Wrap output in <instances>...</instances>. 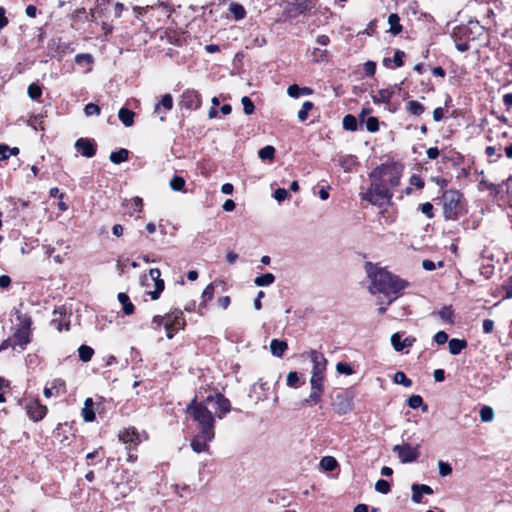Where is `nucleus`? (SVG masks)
Segmentation results:
<instances>
[{
  "mask_svg": "<svg viewBox=\"0 0 512 512\" xmlns=\"http://www.w3.org/2000/svg\"><path fill=\"white\" fill-rule=\"evenodd\" d=\"M486 28L477 20H469L466 24H461L453 28L451 37L455 47L460 52H466L470 49L469 43L479 40L484 36Z\"/></svg>",
  "mask_w": 512,
  "mask_h": 512,
  "instance_id": "20e7f679",
  "label": "nucleus"
},
{
  "mask_svg": "<svg viewBox=\"0 0 512 512\" xmlns=\"http://www.w3.org/2000/svg\"><path fill=\"white\" fill-rule=\"evenodd\" d=\"M479 414L482 422H491L494 419V411L490 406H482Z\"/></svg>",
  "mask_w": 512,
  "mask_h": 512,
  "instance_id": "09e8293b",
  "label": "nucleus"
},
{
  "mask_svg": "<svg viewBox=\"0 0 512 512\" xmlns=\"http://www.w3.org/2000/svg\"><path fill=\"white\" fill-rule=\"evenodd\" d=\"M314 109V103L312 101H305L302 104L301 109L298 111L297 117L300 122H305L308 119L309 111Z\"/></svg>",
  "mask_w": 512,
  "mask_h": 512,
  "instance_id": "c03bdc74",
  "label": "nucleus"
},
{
  "mask_svg": "<svg viewBox=\"0 0 512 512\" xmlns=\"http://www.w3.org/2000/svg\"><path fill=\"white\" fill-rule=\"evenodd\" d=\"M47 49L51 57H58L59 59L72 52L70 43L63 42L60 37L51 39L47 44Z\"/></svg>",
  "mask_w": 512,
  "mask_h": 512,
  "instance_id": "4468645a",
  "label": "nucleus"
},
{
  "mask_svg": "<svg viewBox=\"0 0 512 512\" xmlns=\"http://www.w3.org/2000/svg\"><path fill=\"white\" fill-rule=\"evenodd\" d=\"M287 94L291 98H299L301 95L313 94V89L310 87H299L297 84H292L287 89Z\"/></svg>",
  "mask_w": 512,
  "mask_h": 512,
  "instance_id": "c756f323",
  "label": "nucleus"
},
{
  "mask_svg": "<svg viewBox=\"0 0 512 512\" xmlns=\"http://www.w3.org/2000/svg\"><path fill=\"white\" fill-rule=\"evenodd\" d=\"M170 187L174 191H182L185 187L184 178L178 175H174L170 180Z\"/></svg>",
  "mask_w": 512,
  "mask_h": 512,
  "instance_id": "864d4df0",
  "label": "nucleus"
},
{
  "mask_svg": "<svg viewBox=\"0 0 512 512\" xmlns=\"http://www.w3.org/2000/svg\"><path fill=\"white\" fill-rule=\"evenodd\" d=\"M415 342L416 338L413 336H408L403 340L401 339V335L399 333H394L391 336V344L397 352L403 351L405 348L412 347Z\"/></svg>",
  "mask_w": 512,
  "mask_h": 512,
  "instance_id": "412c9836",
  "label": "nucleus"
},
{
  "mask_svg": "<svg viewBox=\"0 0 512 512\" xmlns=\"http://www.w3.org/2000/svg\"><path fill=\"white\" fill-rule=\"evenodd\" d=\"M74 422L59 423L53 431L54 437L59 440L60 443H65L69 440L70 436L75 434Z\"/></svg>",
  "mask_w": 512,
  "mask_h": 512,
  "instance_id": "a211bd4d",
  "label": "nucleus"
},
{
  "mask_svg": "<svg viewBox=\"0 0 512 512\" xmlns=\"http://www.w3.org/2000/svg\"><path fill=\"white\" fill-rule=\"evenodd\" d=\"M24 303L20 302L17 307H13L11 315L16 318V326L13 328L14 338L18 344L29 345L33 340V319L29 312L23 311Z\"/></svg>",
  "mask_w": 512,
  "mask_h": 512,
  "instance_id": "0eeeda50",
  "label": "nucleus"
},
{
  "mask_svg": "<svg viewBox=\"0 0 512 512\" xmlns=\"http://www.w3.org/2000/svg\"><path fill=\"white\" fill-rule=\"evenodd\" d=\"M418 209L428 218L432 219L435 216L434 206L430 202H425L419 205Z\"/></svg>",
  "mask_w": 512,
  "mask_h": 512,
  "instance_id": "bf43d9fd",
  "label": "nucleus"
},
{
  "mask_svg": "<svg viewBox=\"0 0 512 512\" xmlns=\"http://www.w3.org/2000/svg\"><path fill=\"white\" fill-rule=\"evenodd\" d=\"M404 165L390 160L376 166L370 173V185L365 192L360 193L362 201L381 207L384 203L392 205L393 190L401 183Z\"/></svg>",
  "mask_w": 512,
  "mask_h": 512,
  "instance_id": "f257e3e1",
  "label": "nucleus"
},
{
  "mask_svg": "<svg viewBox=\"0 0 512 512\" xmlns=\"http://www.w3.org/2000/svg\"><path fill=\"white\" fill-rule=\"evenodd\" d=\"M27 93L32 100H39L42 96V87L38 83L33 82L28 86Z\"/></svg>",
  "mask_w": 512,
  "mask_h": 512,
  "instance_id": "49530a36",
  "label": "nucleus"
},
{
  "mask_svg": "<svg viewBox=\"0 0 512 512\" xmlns=\"http://www.w3.org/2000/svg\"><path fill=\"white\" fill-rule=\"evenodd\" d=\"M388 23L390 25L389 32L393 35H398L402 32L403 26L400 24V17L396 13H391L388 17Z\"/></svg>",
  "mask_w": 512,
  "mask_h": 512,
  "instance_id": "72a5a7b5",
  "label": "nucleus"
},
{
  "mask_svg": "<svg viewBox=\"0 0 512 512\" xmlns=\"http://www.w3.org/2000/svg\"><path fill=\"white\" fill-rule=\"evenodd\" d=\"M201 391H198L185 409V413L198 424L199 430L215 432V416L208 409V404L213 402L212 394L200 399Z\"/></svg>",
  "mask_w": 512,
  "mask_h": 512,
  "instance_id": "7ed1b4c3",
  "label": "nucleus"
},
{
  "mask_svg": "<svg viewBox=\"0 0 512 512\" xmlns=\"http://www.w3.org/2000/svg\"><path fill=\"white\" fill-rule=\"evenodd\" d=\"M375 490L382 494H388L391 491V485L384 479H379L375 484Z\"/></svg>",
  "mask_w": 512,
  "mask_h": 512,
  "instance_id": "680f3d73",
  "label": "nucleus"
},
{
  "mask_svg": "<svg viewBox=\"0 0 512 512\" xmlns=\"http://www.w3.org/2000/svg\"><path fill=\"white\" fill-rule=\"evenodd\" d=\"M11 389V382L0 376V403L6 402L5 391Z\"/></svg>",
  "mask_w": 512,
  "mask_h": 512,
  "instance_id": "4d7b16f0",
  "label": "nucleus"
},
{
  "mask_svg": "<svg viewBox=\"0 0 512 512\" xmlns=\"http://www.w3.org/2000/svg\"><path fill=\"white\" fill-rule=\"evenodd\" d=\"M372 277L373 292H378L391 297L388 304L402 295L404 289L409 286V282L399 276L389 272L385 268H379Z\"/></svg>",
  "mask_w": 512,
  "mask_h": 512,
  "instance_id": "f03ea898",
  "label": "nucleus"
},
{
  "mask_svg": "<svg viewBox=\"0 0 512 512\" xmlns=\"http://www.w3.org/2000/svg\"><path fill=\"white\" fill-rule=\"evenodd\" d=\"M109 159L114 164H120L129 159V151L125 148H120L117 151L111 152Z\"/></svg>",
  "mask_w": 512,
  "mask_h": 512,
  "instance_id": "f704fd0d",
  "label": "nucleus"
},
{
  "mask_svg": "<svg viewBox=\"0 0 512 512\" xmlns=\"http://www.w3.org/2000/svg\"><path fill=\"white\" fill-rule=\"evenodd\" d=\"M394 382L397 384H402L405 387L412 386V380L406 376V374L402 371H398L394 375Z\"/></svg>",
  "mask_w": 512,
  "mask_h": 512,
  "instance_id": "603ef678",
  "label": "nucleus"
},
{
  "mask_svg": "<svg viewBox=\"0 0 512 512\" xmlns=\"http://www.w3.org/2000/svg\"><path fill=\"white\" fill-rule=\"evenodd\" d=\"M149 276L154 284V289L148 291V295H150L152 300H158L161 296V293L163 292L165 288V282L161 278V271L159 268H151L149 270Z\"/></svg>",
  "mask_w": 512,
  "mask_h": 512,
  "instance_id": "dca6fc26",
  "label": "nucleus"
},
{
  "mask_svg": "<svg viewBox=\"0 0 512 512\" xmlns=\"http://www.w3.org/2000/svg\"><path fill=\"white\" fill-rule=\"evenodd\" d=\"M84 112L87 116L99 115L101 108L95 103H88L84 108Z\"/></svg>",
  "mask_w": 512,
  "mask_h": 512,
  "instance_id": "338daca9",
  "label": "nucleus"
},
{
  "mask_svg": "<svg viewBox=\"0 0 512 512\" xmlns=\"http://www.w3.org/2000/svg\"><path fill=\"white\" fill-rule=\"evenodd\" d=\"M324 389H312L309 395V399H306L305 402H311L313 404H317L321 401L322 394Z\"/></svg>",
  "mask_w": 512,
  "mask_h": 512,
  "instance_id": "0e129e2a",
  "label": "nucleus"
},
{
  "mask_svg": "<svg viewBox=\"0 0 512 512\" xmlns=\"http://www.w3.org/2000/svg\"><path fill=\"white\" fill-rule=\"evenodd\" d=\"M54 315L59 314V317H54L52 319V325L61 332L63 329L69 330L70 328V321L66 320V308L64 306L55 308L53 311Z\"/></svg>",
  "mask_w": 512,
  "mask_h": 512,
  "instance_id": "6ab92c4d",
  "label": "nucleus"
},
{
  "mask_svg": "<svg viewBox=\"0 0 512 512\" xmlns=\"http://www.w3.org/2000/svg\"><path fill=\"white\" fill-rule=\"evenodd\" d=\"M366 129L370 133H376L379 131V120L377 117L370 116L365 120Z\"/></svg>",
  "mask_w": 512,
  "mask_h": 512,
  "instance_id": "3c124183",
  "label": "nucleus"
},
{
  "mask_svg": "<svg viewBox=\"0 0 512 512\" xmlns=\"http://www.w3.org/2000/svg\"><path fill=\"white\" fill-rule=\"evenodd\" d=\"M288 349V344L285 340L272 339L270 342L271 353L276 357H282Z\"/></svg>",
  "mask_w": 512,
  "mask_h": 512,
  "instance_id": "cd10ccee",
  "label": "nucleus"
},
{
  "mask_svg": "<svg viewBox=\"0 0 512 512\" xmlns=\"http://www.w3.org/2000/svg\"><path fill=\"white\" fill-rule=\"evenodd\" d=\"M20 348L21 350H25L26 347H27V344H18V342L15 340L14 338V333L12 332V335L11 337H8L6 339H4L1 343H0V352L8 349V348Z\"/></svg>",
  "mask_w": 512,
  "mask_h": 512,
  "instance_id": "c9c22d12",
  "label": "nucleus"
},
{
  "mask_svg": "<svg viewBox=\"0 0 512 512\" xmlns=\"http://www.w3.org/2000/svg\"><path fill=\"white\" fill-rule=\"evenodd\" d=\"M118 301L122 305V311L125 315H132L135 311V306L131 302L130 297L124 293L120 292L117 295Z\"/></svg>",
  "mask_w": 512,
  "mask_h": 512,
  "instance_id": "c85d7f7f",
  "label": "nucleus"
},
{
  "mask_svg": "<svg viewBox=\"0 0 512 512\" xmlns=\"http://www.w3.org/2000/svg\"><path fill=\"white\" fill-rule=\"evenodd\" d=\"M75 148L86 158L94 157L97 152V144L94 139L90 138H79L75 142Z\"/></svg>",
  "mask_w": 512,
  "mask_h": 512,
  "instance_id": "f3484780",
  "label": "nucleus"
},
{
  "mask_svg": "<svg viewBox=\"0 0 512 512\" xmlns=\"http://www.w3.org/2000/svg\"><path fill=\"white\" fill-rule=\"evenodd\" d=\"M343 129L346 131H357L358 130V119L352 115L347 114L343 117L342 121Z\"/></svg>",
  "mask_w": 512,
  "mask_h": 512,
  "instance_id": "4c0bfd02",
  "label": "nucleus"
},
{
  "mask_svg": "<svg viewBox=\"0 0 512 512\" xmlns=\"http://www.w3.org/2000/svg\"><path fill=\"white\" fill-rule=\"evenodd\" d=\"M104 454H105V451L102 446H100L97 449H95L94 451L88 453L86 455L87 465L88 466L95 465L96 460L98 462H100L103 459Z\"/></svg>",
  "mask_w": 512,
  "mask_h": 512,
  "instance_id": "e433bc0d",
  "label": "nucleus"
},
{
  "mask_svg": "<svg viewBox=\"0 0 512 512\" xmlns=\"http://www.w3.org/2000/svg\"><path fill=\"white\" fill-rule=\"evenodd\" d=\"M258 155L262 160H273L275 156V148L271 145H267L259 150Z\"/></svg>",
  "mask_w": 512,
  "mask_h": 512,
  "instance_id": "8fccbe9b",
  "label": "nucleus"
},
{
  "mask_svg": "<svg viewBox=\"0 0 512 512\" xmlns=\"http://www.w3.org/2000/svg\"><path fill=\"white\" fill-rule=\"evenodd\" d=\"M148 438L149 435L146 431L139 432L134 426L125 427L118 433V439L125 445V450H137L141 442Z\"/></svg>",
  "mask_w": 512,
  "mask_h": 512,
  "instance_id": "6e6552de",
  "label": "nucleus"
},
{
  "mask_svg": "<svg viewBox=\"0 0 512 512\" xmlns=\"http://www.w3.org/2000/svg\"><path fill=\"white\" fill-rule=\"evenodd\" d=\"M404 57L405 53L402 50L397 49L394 53V57L392 62L394 63L395 68L402 67L404 65Z\"/></svg>",
  "mask_w": 512,
  "mask_h": 512,
  "instance_id": "69168bd1",
  "label": "nucleus"
},
{
  "mask_svg": "<svg viewBox=\"0 0 512 512\" xmlns=\"http://www.w3.org/2000/svg\"><path fill=\"white\" fill-rule=\"evenodd\" d=\"M321 466L327 471H333L338 466V463L334 457L326 456L322 458Z\"/></svg>",
  "mask_w": 512,
  "mask_h": 512,
  "instance_id": "5fc2aeb1",
  "label": "nucleus"
},
{
  "mask_svg": "<svg viewBox=\"0 0 512 512\" xmlns=\"http://www.w3.org/2000/svg\"><path fill=\"white\" fill-rule=\"evenodd\" d=\"M300 377L296 371H291L287 375V385L293 388L298 387Z\"/></svg>",
  "mask_w": 512,
  "mask_h": 512,
  "instance_id": "774afa93",
  "label": "nucleus"
},
{
  "mask_svg": "<svg viewBox=\"0 0 512 512\" xmlns=\"http://www.w3.org/2000/svg\"><path fill=\"white\" fill-rule=\"evenodd\" d=\"M324 375L320 370H313L310 383L312 389H324L323 388Z\"/></svg>",
  "mask_w": 512,
  "mask_h": 512,
  "instance_id": "79ce46f5",
  "label": "nucleus"
},
{
  "mask_svg": "<svg viewBox=\"0 0 512 512\" xmlns=\"http://www.w3.org/2000/svg\"><path fill=\"white\" fill-rule=\"evenodd\" d=\"M214 437L215 432L199 430L198 434L191 440L190 446L196 453L206 452L209 449L208 442L212 441Z\"/></svg>",
  "mask_w": 512,
  "mask_h": 512,
  "instance_id": "ddd939ff",
  "label": "nucleus"
},
{
  "mask_svg": "<svg viewBox=\"0 0 512 512\" xmlns=\"http://www.w3.org/2000/svg\"><path fill=\"white\" fill-rule=\"evenodd\" d=\"M297 3V11L299 13H306L311 11L314 8V4L311 0H296Z\"/></svg>",
  "mask_w": 512,
  "mask_h": 512,
  "instance_id": "6e6d98bb",
  "label": "nucleus"
},
{
  "mask_svg": "<svg viewBox=\"0 0 512 512\" xmlns=\"http://www.w3.org/2000/svg\"><path fill=\"white\" fill-rule=\"evenodd\" d=\"M275 281V276L272 273H265L260 276H257L254 279V283L256 286L263 287L269 286Z\"/></svg>",
  "mask_w": 512,
  "mask_h": 512,
  "instance_id": "37998d69",
  "label": "nucleus"
},
{
  "mask_svg": "<svg viewBox=\"0 0 512 512\" xmlns=\"http://www.w3.org/2000/svg\"><path fill=\"white\" fill-rule=\"evenodd\" d=\"M405 109L409 115L419 117L425 112L426 107L417 100H408L405 103Z\"/></svg>",
  "mask_w": 512,
  "mask_h": 512,
  "instance_id": "bb28decb",
  "label": "nucleus"
},
{
  "mask_svg": "<svg viewBox=\"0 0 512 512\" xmlns=\"http://www.w3.org/2000/svg\"><path fill=\"white\" fill-rule=\"evenodd\" d=\"M408 406L412 409H417L421 406H424L423 407V410L426 411L427 410V405L424 404L423 402V399L420 395H411L409 398H408Z\"/></svg>",
  "mask_w": 512,
  "mask_h": 512,
  "instance_id": "de8ad7c7",
  "label": "nucleus"
},
{
  "mask_svg": "<svg viewBox=\"0 0 512 512\" xmlns=\"http://www.w3.org/2000/svg\"><path fill=\"white\" fill-rule=\"evenodd\" d=\"M241 103L243 105V111L246 115H251L254 113L255 105L248 96L242 97Z\"/></svg>",
  "mask_w": 512,
  "mask_h": 512,
  "instance_id": "052dcab7",
  "label": "nucleus"
},
{
  "mask_svg": "<svg viewBox=\"0 0 512 512\" xmlns=\"http://www.w3.org/2000/svg\"><path fill=\"white\" fill-rule=\"evenodd\" d=\"M394 95V88L380 89L376 94L371 95L374 104H388Z\"/></svg>",
  "mask_w": 512,
  "mask_h": 512,
  "instance_id": "4be33fe9",
  "label": "nucleus"
},
{
  "mask_svg": "<svg viewBox=\"0 0 512 512\" xmlns=\"http://www.w3.org/2000/svg\"><path fill=\"white\" fill-rule=\"evenodd\" d=\"M161 108L165 111H170L173 108V97L171 94L167 93L162 96L161 101L156 104L154 112L159 113Z\"/></svg>",
  "mask_w": 512,
  "mask_h": 512,
  "instance_id": "58836bf2",
  "label": "nucleus"
},
{
  "mask_svg": "<svg viewBox=\"0 0 512 512\" xmlns=\"http://www.w3.org/2000/svg\"><path fill=\"white\" fill-rule=\"evenodd\" d=\"M47 383L51 387L54 397H60L67 393V383L63 378H54Z\"/></svg>",
  "mask_w": 512,
  "mask_h": 512,
  "instance_id": "a878e982",
  "label": "nucleus"
},
{
  "mask_svg": "<svg viewBox=\"0 0 512 512\" xmlns=\"http://www.w3.org/2000/svg\"><path fill=\"white\" fill-rule=\"evenodd\" d=\"M449 344V352L452 355H458L461 353L463 349H465L468 345L467 341L465 339H457L452 338L448 341Z\"/></svg>",
  "mask_w": 512,
  "mask_h": 512,
  "instance_id": "473e14b6",
  "label": "nucleus"
},
{
  "mask_svg": "<svg viewBox=\"0 0 512 512\" xmlns=\"http://www.w3.org/2000/svg\"><path fill=\"white\" fill-rule=\"evenodd\" d=\"M202 105V96L195 89H186L179 99V106L186 110H197Z\"/></svg>",
  "mask_w": 512,
  "mask_h": 512,
  "instance_id": "9b49d317",
  "label": "nucleus"
},
{
  "mask_svg": "<svg viewBox=\"0 0 512 512\" xmlns=\"http://www.w3.org/2000/svg\"><path fill=\"white\" fill-rule=\"evenodd\" d=\"M441 204L446 221H456L467 213V201L456 189L445 190L441 197Z\"/></svg>",
  "mask_w": 512,
  "mask_h": 512,
  "instance_id": "39448f33",
  "label": "nucleus"
},
{
  "mask_svg": "<svg viewBox=\"0 0 512 512\" xmlns=\"http://www.w3.org/2000/svg\"><path fill=\"white\" fill-rule=\"evenodd\" d=\"M501 146H487L485 148V155L489 164L497 163L502 158Z\"/></svg>",
  "mask_w": 512,
  "mask_h": 512,
  "instance_id": "7c9ffc66",
  "label": "nucleus"
},
{
  "mask_svg": "<svg viewBox=\"0 0 512 512\" xmlns=\"http://www.w3.org/2000/svg\"><path fill=\"white\" fill-rule=\"evenodd\" d=\"M214 286L212 283L208 284L202 292V305H207L213 299Z\"/></svg>",
  "mask_w": 512,
  "mask_h": 512,
  "instance_id": "13d9d810",
  "label": "nucleus"
},
{
  "mask_svg": "<svg viewBox=\"0 0 512 512\" xmlns=\"http://www.w3.org/2000/svg\"><path fill=\"white\" fill-rule=\"evenodd\" d=\"M229 11L232 13L235 20H242L246 16V10L242 4L231 3Z\"/></svg>",
  "mask_w": 512,
  "mask_h": 512,
  "instance_id": "a19ab883",
  "label": "nucleus"
},
{
  "mask_svg": "<svg viewBox=\"0 0 512 512\" xmlns=\"http://www.w3.org/2000/svg\"><path fill=\"white\" fill-rule=\"evenodd\" d=\"M397 215L395 208L386 207L379 212V221L381 224L391 225L396 221Z\"/></svg>",
  "mask_w": 512,
  "mask_h": 512,
  "instance_id": "393cba45",
  "label": "nucleus"
},
{
  "mask_svg": "<svg viewBox=\"0 0 512 512\" xmlns=\"http://www.w3.org/2000/svg\"><path fill=\"white\" fill-rule=\"evenodd\" d=\"M331 405L339 415H345L353 410V396L347 390H337L331 397Z\"/></svg>",
  "mask_w": 512,
  "mask_h": 512,
  "instance_id": "1a4fd4ad",
  "label": "nucleus"
},
{
  "mask_svg": "<svg viewBox=\"0 0 512 512\" xmlns=\"http://www.w3.org/2000/svg\"><path fill=\"white\" fill-rule=\"evenodd\" d=\"M336 371L339 374H344V375H352L354 373L352 366L347 362H338L336 364Z\"/></svg>",
  "mask_w": 512,
  "mask_h": 512,
  "instance_id": "e2e57ef3",
  "label": "nucleus"
},
{
  "mask_svg": "<svg viewBox=\"0 0 512 512\" xmlns=\"http://www.w3.org/2000/svg\"><path fill=\"white\" fill-rule=\"evenodd\" d=\"M123 207L126 209L125 214L130 217L134 216L135 213H140L143 210V199L139 196H135L131 199H124L122 203Z\"/></svg>",
  "mask_w": 512,
  "mask_h": 512,
  "instance_id": "aec40b11",
  "label": "nucleus"
},
{
  "mask_svg": "<svg viewBox=\"0 0 512 512\" xmlns=\"http://www.w3.org/2000/svg\"><path fill=\"white\" fill-rule=\"evenodd\" d=\"M432 315L439 316V318L447 324H455V312L452 305H445L439 311L433 312Z\"/></svg>",
  "mask_w": 512,
  "mask_h": 512,
  "instance_id": "5701e85b",
  "label": "nucleus"
},
{
  "mask_svg": "<svg viewBox=\"0 0 512 512\" xmlns=\"http://www.w3.org/2000/svg\"><path fill=\"white\" fill-rule=\"evenodd\" d=\"M311 57L314 62H326L328 61V51L320 48H314L311 52Z\"/></svg>",
  "mask_w": 512,
  "mask_h": 512,
  "instance_id": "a18cd8bd",
  "label": "nucleus"
},
{
  "mask_svg": "<svg viewBox=\"0 0 512 512\" xmlns=\"http://www.w3.org/2000/svg\"><path fill=\"white\" fill-rule=\"evenodd\" d=\"M151 325L154 330H159L163 327L166 332V337L173 339L180 330L186 328L187 322L183 311L180 308H174L165 315L153 316Z\"/></svg>",
  "mask_w": 512,
  "mask_h": 512,
  "instance_id": "423d86ee",
  "label": "nucleus"
},
{
  "mask_svg": "<svg viewBox=\"0 0 512 512\" xmlns=\"http://www.w3.org/2000/svg\"><path fill=\"white\" fill-rule=\"evenodd\" d=\"M94 355V349L88 345H81L78 348L79 359L83 362H89Z\"/></svg>",
  "mask_w": 512,
  "mask_h": 512,
  "instance_id": "ea45409f",
  "label": "nucleus"
},
{
  "mask_svg": "<svg viewBox=\"0 0 512 512\" xmlns=\"http://www.w3.org/2000/svg\"><path fill=\"white\" fill-rule=\"evenodd\" d=\"M392 450L397 453V456L402 463L414 462L420 456L419 445L413 447L410 444L405 443L402 445H395Z\"/></svg>",
  "mask_w": 512,
  "mask_h": 512,
  "instance_id": "f8f14e48",
  "label": "nucleus"
},
{
  "mask_svg": "<svg viewBox=\"0 0 512 512\" xmlns=\"http://www.w3.org/2000/svg\"><path fill=\"white\" fill-rule=\"evenodd\" d=\"M135 113L128 108H121L118 112V118L126 127H131L134 124Z\"/></svg>",
  "mask_w": 512,
  "mask_h": 512,
  "instance_id": "2f4dec72",
  "label": "nucleus"
},
{
  "mask_svg": "<svg viewBox=\"0 0 512 512\" xmlns=\"http://www.w3.org/2000/svg\"><path fill=\"white\" fill-rule=\"evenodd\" d=\"M81 416L85 422H93L96 419L93 399L88 397L84 401V407L81 409Z\"/></svg>",
  "mask_w": 512,
  "mask_h": 512,
  "instance_id": "b1692460",
  "label": "nucleus"
},
{
  "mask_svg": "<svg viewBox=\"0 0 512 512\" xmlns=\"http://www.w3.org/2000/svg\"><path fill=\"white\" fill-rule=\"evenodd\" d=\"M24 408L29 419L36 423L43 420L48 413V407L42 404L38 398L26 401Z\"/></svg>",
  "mask_w": 512,
  "mask_h": 512,
  "instance_id": "9d476101",
  "label": "nucleus"
},
{
  "mask_svg": "<svg viewBox=\"0 0 512 512\" xmlns=\"http://www.w3.org/2000/svg\"><path fill=\"white\" fill-rule=\"evenodd\" d=\"M214 407H215V417L222 419L226 414H228L232 410L230 400L225 397V395L221 392H216L212 395Z\"/></svg>",
  "mask_w": 512,
  "mask_h": 512,
  "instance_id": "2eb2a0df",
  "label": "nucleus"
}]
</instances>
